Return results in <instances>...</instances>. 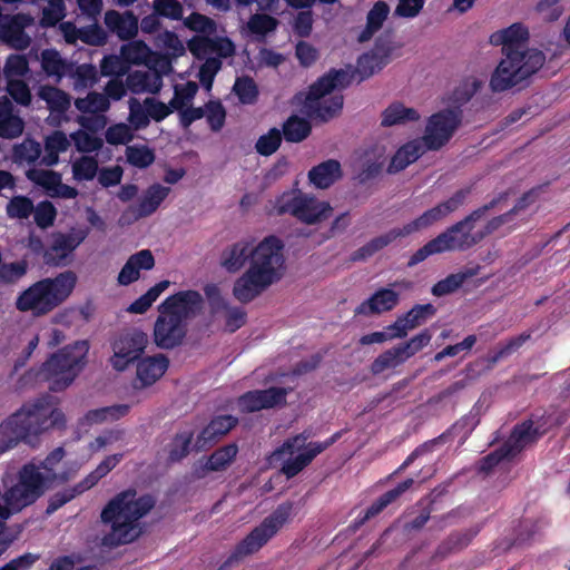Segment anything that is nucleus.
Segmentation results:
<instances>
[{"instance_id": "f257e3e1", "label": "nucleus", "mask_w": 570, "mask_h": 570, "mask_svg": "<svg viewBox=\"0 0 570 570\" xmlns=\"http://www.w3.org/2000/svg\"><path fill=\"white\" fill-rule=\"evenodd\" d=\"M66 417L57 407L55 397L42 395L0 423V455L23 442L32 448L39 443V435L50 429L63 430Z\"/></svg>"}, {"instance_id": "f03ea898", "label": "nucleus", "mask_w": 570, "mask_h": 570, "mask_svg": "<svg viewBox=\"0 0 570 570\" xmlns=\"http://www.w3.org/2000/svg\"><path fill=\"white\" fill-rule=\"evenodd\" d=\"M156 505L151 494L137 497L134 488L117 493L104 507L100 520L110 525V531L100 541L101 547L115 549L135 542L144 532L140 519Z\"/></svg>"}, {"instance_id": "7ed1b4c3", "label": "nucleus", "mask_w": 570, "mask_h": 570, "mask_svg": "<svg viewBox=\"0 0 570 570\" xmlns=\"http://www.w3.org/2000/svg\"><path fill=\"white\" fill-rule=\"evenodd\" d=\"M283 249V242L274 235L253 247L248 268L233 285V295L238 302L248 304L281 281L285 265Z\"/></svg>"}, {"instance_id": "20e7f679", "label": "nucleus", "mask_w": 570, "mask_h": 570, "mask_svg": "<svg viewBox=\"0 0 570 570\" xmlns=\"http://www.w3.org/2000/svg\"><path fill=\"white\" fill-rule=\"evenodd\" d=\"M505 57L501 59L490 79L494 92L505 91L535 73L544 63L546 56L538 49H524L529 31L521 23L503 29Z\"/></svg>"}, {"instance_id": "39448f33", "label": "nucleus", "mask_w": 570, "mask_h": 570, "mask_svg": "<svg viewBox=\"0 0 570 570\" xmlns=\"http://www.w3.org/2000/svg\"><path fill=\"white\" fill-rule=\"evenodd\" d=\"M77 275L66 271L56 277L42 278L19 294L16 308L30 312L33 316H43L60 306L73 292Z\"/></svg>"}, {"instance_id": "423d86ee", "label": "nucleus", "mask_w": 570, "mask_h": 570, "mask_svg": "<svg viewBox=\"0 0 570 570\" xmlns=\"http://www.w3.org/2000/svg\"><path fill=\"white\" fill-rule=\"evenodd\" d=\"M353 81V73L345 69H330L309 86L305 107L311 118L326 122L338 116L343 109L344 98L334 95L325 99L335 89H345Z\"/></svg>"}, {"instance_id": "0eeeda50", "label": "nucleus", "mask_w": 570, "mask_h": 570, "mask_svg": "<svg viewBox=\"0 0 570 570\" xmlns=\"http://www.w3.org/2000/svg\"><path fill=\"white\" fill-rule=\"evenodd\" d=\"M292 512V502L287 501L278 504L269 515L235 546L228 558L219 566L218 570H229L234 564L257 553L289 521Z\"/></svg>"}, {"instance_id": "6e6552de", "label": "nucleus", "mask_w": 570, "mask_h": 570, "mask_svg": "<svg viewBox=\"0 0 570 570\" xmlns=\"http://www.w3.org/2000/svg\"><path fill=\"white\" fill-rule=\"evenodd\" d=\"M88 351L87 341H78L62 347L41 365L38 377L50 382V391L65 390L85 366Z\"/></svg>"}, {"instance_id": "1a4fd4ad", "label": "nucleus", "mask_w": 570, "mask_h": 570, "mask_svg": "<svg viewBox=\"0 0 570 570\" xmlns=\"http://www.w3.org/2000/svg\"><path fill=\"white\" fill-rule=\"evenodd\" d=\"M508 198V193H500L489 203L475 208L463 219L448 227L436 237L445 252L466 250L482 240V235L472 233L475 224L481 220L490 210Z\"/></svg>"}, {"instance_id": "9d476101", "label": "nucleus", "mask_w": 570, "mask_h": 570, "mask_svg": "<svg viewBox=\"0 0 570 570\" xmlns=\"http://www.w3.org/2000/svg\"><path fill=\"white\" fill-rule=\"evenodd\" d=\"M49 488L48 474L41 473L35 463H27L19 471L18 482L4 492L3 500L11 510L19 512L35 503Z\"/></svg>"}, {"instance_id": "9b49d317", "label": "nucleus", "mask_w": 570, "mask_h": 570, "mask_svg": "<svg viewBox=\"0 0 570 570\" xmlns=\"http://www.w3.org/2000/svg\"><path fill=\"white\" fill-rule=\"evenodd\" d=\"M277 214H289L306 225H315L331 217L333 208L327 202L298 190L295 194L284 193L276 200Z\"/></svg>"}, {"instance_id": "f8f14e48", "label": "nucleus", "mask_w": 570, "mask_h": 570, "mask_svg": "<svg viewBox=\"0 0 570 570\" xmlns=\"http://www.w3.org/2000/svg\"><path fill=\"white\" fill-rule=\"evenodd\" d=\"M463 111L460 107L445 108L428 119L422 141L428 150H440L461 126Z\"/></svg>"}, {"instance_id": "ddd939ff", "label": "nucleus", "mask_w": 570, "mask_h": 570, "mask_svg": "<svg viewBox=\"0 0 570 570\" xmlns=\"http://www.w3.org/2000/svg\"><path fill=\"white\" fill-rule=\"evenodd\" d=\"M148 343V336L138 328H127L111 342L114 355L111 366L119 372L125 371L131 363L139 360Z\"/></svg>"}, {"instance_id": "4468645a", "label": "nucleus", "mask_w": 570, "mask_h": 570, "mask_svg": "<svg viewBox=\"0 0 570 570\" xmlns=\"http://www.w3.org/2000/svg\"><path fill=\"white\" fill-rule=\"evenodd\" d=\"M546 416L531 414V416L522 422L517 423L503 442L505 448L513 458L519 455L528 445L534 444L548 432Z\"/></svg>"}, {"instance_id": "2eb2a0df", "label": "nucleus", "mask_w": 570, "mask_h": 570, "mask_svg": "<svg viewBox=\"0 0 570 570\" xmlns=\"http://www.w3.org/2000/svg\"><path fill=\"white\" fill-rule=\"evenodd\" d=\"M87 235L85 229L55 233L51 245L45 252V264L51 267L67 266L71 262L73 252L83 243Z\"/></svg>"}, {"instance_id": "dca6fc26", "label": "nucleus", "mask_w": 570, "mask_h": 570, "mask_svg": "<svg viewBox=\"0 0 570 570\" xmlns=\"http://www.w3.org/2000/svg\"><path fill=\"white\" fill-rule=\"evenodd\" d=\"M306 436L297 434L284 441V443L274 452V456H282L284 454L293 455L296 451L305 448L306 450L295 458H289L284 461L282 465V473L287 478L292 479L303 471L317 455L316 450L309 442L305 445Z\"/></svg>"}, {"instance_id": "f3484780", "label": "nucleus", "mask_w": 570, "mask_h": 570, "mask_svg": "<svg viewBox=\"0 0 570 570\" xmlns=\"http://www.w3.org/2000/svg\"><path fill=\"white\" fill-rule=\"evenodd\" d=\"M159 316L154 326V341L160 348L171 350L181 344L186 336L185 322L176 313H167L158 306Z\"/></svg>"}, {"instance_id": "a211bd4d", "label": "nucleus", "mask_w": 570, "mask_h": 570, "mask_svg": "<svg viewBox=\"0 0 570 570\" xmlns=\"http://www.w3.org/2000/svg\"><path fill=\"white\" fill-rule=\"evenodd\" d=\"M288 392V389L278 386L247 391L238 397L237 405L242 413H254L261 410L273 409L286 404Z\"/></svg>"}, {"instance_id": "6ab92c4d", "label": "nucleus", "mask_w": 570, "mask_h": 570, "mask_svg": "<svg viewBox=\"0 0 570 570\" xmlns=\"http://www.w3.org/2000/svg\"><path fill=\"white\" fill-rule=\"evenodd\" d=\"M472 193V187H463L458 189L451 197L446 200L438 204L436 206L425 210L417 218L413 219L417 229H425L432 226L434 223L442 220L450 214L456 212L460 207H462L469 196Z\"/></svg>"}, {"instance_id": "aec40b11", "label": "nucleus", "mask_w": 570, "mask_h": 570, "mask_svg": "<svg viewBox=\"0 0 570 570\" xmlns=\"http://www.w3.org/2000/svg\"><path fill=\"white\" fill-rule=\"evenodd\" d=\"M415 232H419V229L413 220L405 224L403 227L391 228L389 232L372 238L366 244L354 250L351 254V261L364 262L375 255L377 252L387 247L397 238L406 237Z\"/></svg>"}, {"instance_id": "412c9836", "label": "nucleus", "mask_w": 570, "mask_h": 570, "mask_svg": "<svg viewBox=\"0 0 570 570\" xmlns=\"http://www.w3.org/2000/svg\"><path fill=\"white\" fill-rule=\"evenodd\" d=\"M415 232H419V229L413 220L405 224L403 227L391 228L389 232L372 238L366 244L354 250L351 254V261L364 262L375 255L377 252L387 247L397 238L406 237Z\"/></svg>"}, {"instance_id": "4be33fe9", "label": "nucleus", "mask_w": 570, "mask_h": 570, "mask_svg": "<svg viewBox=\"0 0 570 570\" xmlns=\"http://www.w3.org/2000/svg\"><path fill=\"white\" fill-rule=\"evenodd\" d=\"M203 297L199 292L194 289L180 291L174 295L168 296L161 304L167 313H176L180 321L185 322L187 317L194 315L202 308Z\"/></svg>"}, {"instance_id": "5701e85b", "label": "nucleus", "mask_w": 570, "mask_h": 570, "mask_svg": "<svg viewBox=\"0 0 570 570\" xmlns=\"http://www.w3.org/2000/svg\"><path fill=\"white\" fill-rule=\"evenodd\" d=\"M254 244L248 239H240L226 246L219 255L220 267L229 273L236 274L250 261Z\"/></svg>"}, {"instance_id": "b1692460", "label": "nucleus", "mask_w": 570, "mask_h": 570, "mask_svg": "<svg viewBox=\"0 0 570 570\" xmlns=\"http://www.w3.org/2000/svg\"><path fill=\"white\" fill-rule=\"evenodd\" d=\"M104 22L108 32L117 36L122 41L131 40L138 33L139 21L130 10L122 13L116 10H108L105 12Z\"/></svg>"}, {"instance_id": "393cba45", "label": "nucleus", "mask_w": 570, "mask_h": 570, "mask_svg": "<svg viewBox=\"0 0 570 570\" xmlns=\"http://www.w3.org/2000/svg\"><path fill=\"white\" fill-rule=\"evenodd\" d=\"M414 483L412 478H407L400 482L395 488L384 492L380 495L363 514H358L352 527L354 529L361 528L366 521L379 515L385 508L395 502L403 493H405Z\"/></svg>"}, {"instance_id": "a878e982", "label": "nucleus", "mask_w": 570, "mask_h": 570, "mask_svg": "<svg viewBox=\"0 0 570 570\" xmlns=\"http://www.w3.org/2000/svg\"><path fill=\"white\" fill-rule=\"evenodd\" d=\"M28 20L21 13L0 19V39L17 49H26L30 45V37L24 31Z\"/></svg>"}, {"instance_id": "bb28decb", "label": "nucleus", "mask_w": 570, "mask_h": 570, "mask_svg": "<svg viewBox=\"0 0 570 570\" xmlns=\"http://www.w3.org/2000/svg\"><path fill=\"white\" fill-rule=\"evenodd\" d=\"M237 423L238 419L229 414L215 416L197 435L196 446L198 450L212 446L234 429Z\"/></svg>"}, {"instance_id": "cd10ccee", "label": "nucleus", "mask_w": 570, "mask_h": 570, "mask_svg": "<svg viewBox=\"0 0 570 570\" xmlns=\"http://www.w3.org/2000/svg\"><path fill=\"white\" fill-rule=\"evenodd\" d=\"M155 266V258L149 249H141L132 254L118 274L117 281L121 286H128L140 277V269L150 271Z\"/></svg>"}, {"instance_id": "c85d7f7f", "label": "nucleus", "mask_w": 570, "mask_h": 570, "mask_svg": "<svg viewBox=\"0 0 570 570\" xmlns=\"http://www.w3.org/2000/svg\"><path fill=\"white\" fill-rule=\"evenodd\" d=\"M169 360L163 354L140 358L137 363V380L140 387L156 383L167 371Z\"/></svg>"}, {"instance_id": "c756f323", "label": "nucleus", "mask_w": 570, "mask_h": 570, "mask_svg": "<svg viewBox=\"0 0 570 570\" xmlns=\"http://www.w3.org/2000/svg\"><path fill=\"white\" fill-rule=\"evenodd\" d=\"M238 454V445L228 443L216 449L207 461L196 471L198 478H204L208 472L226 471L235 461Z\"/></svg>"}, {"instance_id": "7c9ffc66", "label": "nucleus", "mask_w": 570, "mask_h": 570, "mask_svg": "<svg viewBox=\"0 0 570 570\" xmlns=\"http://www.w3.org/2000/svg\"><path fill=\"white\" fill-rule=\"evenodd\" d=\"M400 301L397 292L391 288H380L355 309L356 314H381L392 311Z\"/></svg>"}, {"instance_id": "2f4dec72", "label": "nucleus", "mask_w": 570, "mask_h": 570, "mask_svg": "<svg viewBox=\"0 0 570 570\" xmlns=\"http://www.w3.org/2000/svg\"><path fill=\"white\" fill-rule=\"evenodd\" d=\"M382 39H377L375 42V48L372 52L363 53L357 59V66L355 70H347L350 73H358L361 76V80L367 79L373 76L376 71L381 70L384 62L383 58H387L392 51L391 47L383 48L381 46Z\"/></svg>"}, {"instance_id": "473e14b6", "label": "nucleus", "mask_w": 570, "mask_h": 570, "mask_svg": "<svg viewBox=\"0 0 570 570\" xmlns=\"http://www.w3.org/2000/svg\"><path fill=\"white\" fill-rule=\"evenodd\" d=\"M479 533V528H470L451 532L435 549L434 558L444 559L448 556L462 551Z\"/></svg>"}, {"instance_id": "72a5a7b5", "label": "nucleus", "mask_w": 570, "mask_h": 570, "mask_svg": "<svg viewBox=\"0 0 570 570\" xmlns=\"http://www.w3.org/2000/svg\"><path fill=\"white\" fill-rule=\"evenodd\" d=\"M342 177V167L338 160L328 159L316 166L308 171V179L311 184L320 189L331 187L335 181Z\"/></svg>"}, {"instance_id": "f704fd0d", "label": "nucleus", "mask_w": 570, "mask_h": 570, "mask_svg": "<svg viewBox=\"0 0 570 570\" xmlns=\"http://www.w3.org/2000/svg\"><path fill=\"white\" fill-rule=\"evenodd\" d=\"M424 144L422 140H411L401 146L393 155L387 167L389 174H396L405 169L409 165L414 163L424 153Z\"/></svg>"}, {"instance_id": "c9c22d12", "label": "nucleus", "mask_w": 570, "mask_h": 570, "mask_svg": "<svg viewBox=\"0 0 570 570\" xmlns=\"http://www.w3.org/2000/svg\"><path fill=\"white\" fill-rule=\"evenodd\" d=\"M23 128L22 119L13 114L12 102L6 97L0 98V137L16 138L22 134Z\"/></svg>"}, {"instance_id": "e433bc0d", "label": "nucleus", "mask_w": 570, "mask_h": 570, "mask_svg": "<svg viewBox=\"0 0 570 570\" xmlns=\"http://www.w3.org/2000/svg\"><path fill=\"white\" fill-rule=\"evenodd\" d=\"M170 188L158 183L150 185L137 206L138 217H148L154 214L160 204L167 198Z\"/></svg>"}, {"instance_id": "4c0bfd02", "label": "nucleus", "mask_w": 570, "mask_h": 570, "mask_svg": "<svg viewBox=\"0 0 570 570\" xmlns=\"http://www.w3.org/2000/svg\"><path fill=\"white\" fill-rule=\"evenodd\" d=\"M420 114L416 109L405 107L402 102H393L382 112L381 125L383 127H393L417 121Z\"/></svg>"}, {"instance_id": "58836bf2", "label": "nucleus", "mask_w": 570, "mask_h": 570, "mask_svg": "<svg viewBox=\"0 0 570 570\" xmlns=\"http://www.w3.org/2000/svg\"><path fill=\"white\" fill-rule=\"evenodd\" d=\"M312 131L311 122L296 115L289 116L283 124L284 138L288 142H301L305 140Z\"/></svg>"}, {"instance_id": "ea45409f", "label": "nucleus", "mask_w": 570, "mask_h": 570, "mask_svg": "<svg viewBox=\"0 0 570 570\" xmlns=\"http://www.w3.org/2000/svg\"><path fill=\"white\" fill-rule=\"evenodd\" d=\"M407 358L403 354L402 350L399 345H395L383 353H381L370 366V371L373 375H379L383 373L385 370L395 368L403 363H405Z\"/></svg>"}, {"instance_id": "a19ab883", "label": "nucleus", "mask_w": 570, "mask_h": 570, "mask_svg": "<svg viewBox=\"0 0 570 570\" xmlns=\"http://www.w3.org/2000/svg\"><path fill=\"white\" fill-rule=\"evenodd\" d=\"M38 96L46 101L51 112H66L70 107V97L63 90L53 86H42Z\"/></svg>"}, {"instance_id": "79ce46f5", "label": "nucleus", "mask_w": 570, "mask_h": 570, "mask_svg": "<svg viewBox=\"0 0 570 570\" xmlns=\"http://www.w3.org/2000/svg\"><path fill=\"white\" fill-rule=\"evenodd\" d=\"M41 68L49 77H63L69 68V65L60 53L55 49H45L41 52Z\"/></svg>"}, {"instance_id": "37998d69", "label": "nucleus", "mask_w": 570, "mask_h": 570, "mask_svg": "<svg viewBox=\"0 0 570 570\" xmlns=\"http://www.w3.org/2000/svg\"><path fill=\"white\" fill-rule=\"evenodd\" d=\"M435 314L436 307L433 304H415L410 311L400 317L410 332L425 323L428 318L434 316Z\"/></svg>"}, {"instance_id": "c03bdc74", "label": "nucleus", "mask_w": 570, "mask_h": 570, "mask_svg": "<svg viewBox=\"0 0 570 570\" xmlns=\"http://www.w3.org/2000/svg\"><path fill=\"white\" fill-rule=\"evenodd\" d=\"M194 439L191 431L176 433L168 444V461L171 463L180 462L190 452V445Z\"/></svg>"}, {"instance_id": "a18cd8bd", "label": "nucleus", "mask_w": 570, "mask_h": 570, "mask_svg": "<svg viewBox=\"0 0 570 570\" xmlns=\"http://www.w3.org/2000/svg\"><path fill=\"white\" fill-rule=\"evenodd\" d=\"M480 423L479 410L473 407L468 414L463 415L460 420L453 423L448 430L444 431L448 440L456 435H462L466 440L472 431Z\"/></svg>"}, {"instance_id": "49530a36", "label": "nucleus", "mask_w": 570, "mask_h": 570, "mask_svg": "<svg viewBox=\"0 0 570 570\" xmlns=\"http://www.w3.org/2000/svg\"><path fill=\"white\" fill-rule=\"evenodd\" d=\"M531 338V332H523L518 336L509 338L505 343H501L498 345L497 350L489 354L488 363L490 366H493L499 361L504 357H508L515 351H518L527 341Z\"/></svg>"}, {"instance_id": "de8ad7c7", "label": "nucleus", "mask_w": 570, "mask_h": 570, "mask_svg": "<svg viewBox=\"0 0 570 570\" xmlns=\"http://www.w3.org/2000/svg\"><path fill=\"white\" fill-rule=\"evenodd\" d=\"M169 281H160L150 287L144 295L134 301L127 311L132 314H142L153 305L159 295L169 287Z\"/></svg>"}, {"instance_id": "09e8293b", "label": "nucleus", "mask_w": 570, "mask_h": 570, "mask_svg": "<svg viewBox=\"0 0 570 570\" xmlns=\"http://www.w3.org/2000/svg\"><path fill=\"white\" fill-rule=\"evenodd\" d=\"M26 176L30 181L45 188L50 196L55 193L61 180L59 173L37 168L28 169Z\"/></svg>"}, {"instance_id": "8fccbe9b", "label": "nucleus", "mask_w": 570, "mask_h": 570, "mask_svg": "<svg viewBox=\"0 0 570 570\" xmlns=\"http://www.w3.org/2000/svg\"><path fill=\"white\" fill-rule=\"evenodd\" d=\"M233 91L243 105H253L257 101L259 90L253 78L238 77L233 86Z\"/></svg>"}, {"instance_id": "3c124183", "label": "nucleus", "mask_w": 570, "mask_h": 570, "mask_svg": "<svg viewBox=\"0 0 570 570\" xmlns=\"http://www.w3.org/2000/svg\"><path fill=\"white\" fill-rule=\"evenodd\" d=\"M75 106L83 114H96L106 111L109 108V101L102 94L89 92L86 98H78Z\"/></svg>"}, {"instance_id": "603ef678", "label": "nucleus", "mask_w": 570, "mask_h": 570, "mask_svg": "<svg viewBox=\"0 0 570 570\" xmlns=\"http://www.w3.org/2000/svg\"><path fill=\"white\" fill-rule=\"evenodd\" d=\"M502 443L498 449L481 458L478 463V471L480 473H490L499 463L503 461H511L514 458Z\"/></svg>"}, {"instance_id": "864d4df0", "label": "nucleus", "mask_w": 570, "mask_h": 570, "mask_svg": "<svg viewBox=\"0 0 570 570\" xmlns=\"http://www.w3.org/2000/svg\"><path fill=\"white\" fill-rule=\"evenodd\" d=\"M282 144V132L277 128H271L267 134L262 135L256 144L255 149L262 156H271L277 151Z\"/></svg>"}, {"instance_id": "5fc2aeb1", "label": "nucleus", "mask_w": 570, "mask_h": 570, "mask_svg": "<svg viewBox=\"0 0 570 570\" xmlns=\"http://www.w3.org/2000/svg\"><path fill=\"white\" fill-rule=\"evenodd\" d=\"M35 209L32 200L27 196H13L7 205V215L10 218L27 219Z\"/></svg>"}, {"instance_id": "6e6d98bb", "label": "nucleus", "mask_w": 570, "mask_h": 570, "mask_svg": "<svg viewBox=\"0 0 570 570\" xmlns=\"http://www.w3.org/2000/svg\"><path fill=\"white\" fill-rule=\"evenodd\" d=\"M29 72V61L23 55H10L3 68L6 80L20 79Z\"/></svg>"}, {"instance_id": "4d7b16f0", "label": "nucleus", "mask_w": 570, "mask_h": 570, "mask_svg": "<svg viewBox=\"0 0 570 570\" xmlns=\"http://www.w3.org/2000/svg\"><path fill=\"white\" fill-rule=\"evenodd\" d=\"M126 156L130 165L140 169L149 167L155 161V154L147 146H129Z\"/></svg>"}, {"instance_id": "13d9d810", "label": "nucleus", "mask_w": 570, "mask_h": 570, "mask_svg": "<svg viewBox=\"0 0 570 570\" xmlns=\"http://www.w3.org/2000/svg\"><path fill=\"white\" fill-rule=\"evenodd\" d=\"M97 171L98 161L91 156H82L72 164V174L77 180H91Z\"/></svg>"}, {"instance_id": "bf43d9fd", "label": "nucleus", "mask_w": 570, "mask_h": 570, "mask_svg": "<svg viewBox=\"0 0 570 570\" xmlns=\"http://www.w3.org/2000/svg\"><path fill=\"white\" fill-rule=\"evenodd\" d=\"M41 155V146L32 139H26L21 144L14 146L13 156L16 160L27 161L28 164L36 163Z\"/></svg>"}, {"instance_id": "052dcab7", "label": "nucleus", "mask_w": 570, "mask_h": 570, "mask_svg": "<svg viewBox=\"0 0 570 570\" xmlns=\"http://www.w3.org/2000/svg\"><path fill=\"white\" fill-rule=\"evenodd\" d=\"M57 217V209L49 200H42L33 209L35 223L38 227L46 229L53 225Z\"/></svg>"}, {"instance_id": "680f3d73", "label": "nucleus", "mask_w": 570, "mask_h": 570, "mask_svg": "<svg viewBox=\"0 0 570 570\" xmlns=\"http://www.w3.org/2000/svg\"><path fill=\"white\" fill-rule=\"evenodd\" d=\"M79 40L89 46H105L108 41V33L98 23L79 28Z\"/></svg>"}, {"instance_id": "e2e57ef3", "label": "nucleus", "mask_w": 570, "mask_h": 570, "mask_svg": "<svg viewBox=\"0 0 570 570\" xmlns=\"http://www.w3.org/2000/svg\"><path fill=\"white\" fill-rule=\"evenodd\" d=\"M198 91V85L194 81H187L185 85L176 86L174 97L170 99V106L175 110L181 109L190 102Z\"/></svg>"}, {"instance_id": "0e129e2a", "label": "nucleus", "mask_w": 570, "mask_h": 570, "mask_svg": "<svg viewBox=\"0 0 570 570\" xmlns=\"http://www.w3.org/2000/svg\"><path fill=\"white\" fill-rule=\"evenodd\" d=\"M128 120L137 130L145 129L150 122L147 107H145L144 104H140V101L134 97L129 99Z\"/></svg>"}, {"instance_id": "69168bd1", "label": "nucleus", "mask_w": 570, "mask_h": 570, "mask_svg": "<svg viewBox=\"0 0 570 570\" xmlns=\"http://www.w3.org/2000/svg\"><path fill=\"white\" fill-rule=\"evenodd\" d=\"M205 115L213 131H219L226 120V110L219 100H209L206 104Z\"/></svg>"}, {"instance_id": "338daca9", "label": "nucleus", "mask_w": 570, "mask_h": 570, "mask_svg": "<svg viewBox=\"0 0 570 570\" xmlns=\"http://www.w3.org/2000/svg\"><path fill=\"white\" fill-rule=\"evenodd\" d=\"M432 335L428 328L411 337L409 341L397 344L405 357L409 360L426 345L430 344Z\"/></svg>"}, {"instance_id": "774afa93", "label": "nucleus", "mask_w": 570, "mask_h": 570, "mask_svg": "<svg viewBox=\"0 0 570 570\" xmlns=\"http://www.w3.org/2000/svg\"><path fill=\"white\" fill-rule=\"evenodd\" d=\"M185 27L195 32L212 35L216 31L215 21L202 13L193 12L184 20Z\"/></svg>"}]
</instances>
